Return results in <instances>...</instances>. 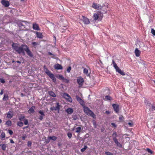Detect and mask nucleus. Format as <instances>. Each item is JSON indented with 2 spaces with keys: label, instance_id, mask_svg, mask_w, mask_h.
<instances>
[{
  "label": "nucleus",
  "instance_id": "f257e3e1",
  "mask_svg": "<svg viewBox=\"0 0 155 155\" xmlns=\"http://www.w3.org/2000/svg\"><path fill=\"white\" fill-rule=\"evenodd\" d=\"M13 48L18 54H22L23 55L25 54L24 51H25L27 54L30 57H32L33 55L29 49V47L26 45H22L21 46H19L17 44L13 43L12 45Z\"/></svg>",
  "mask_w": 155,
  "mask_h": 155
},
{
  "label": "nucleus",
  "instance_id": "f03ea898",
  "mask_svg": "<svg viewBox=\"0 0 155 155\" xmlns=\"http://www.w3.org/2000/svg\"><path fill=\"white\" fill-rule=\"evenodd\" d=\"M103 17V15L101 12L98 11L97 13H94L93 15L94 20L101 21Z\"/></svg>",
  "mask_w": 155,
  "mask_h": 155
},
{
  "label": "nucleus",
  "instance_id": "7ed1b4c3",
  "mask_svg": "<svg viewBox=\"0 0 155 155\" xmlns=\"http://www.w3.org/2000/svg\"><path fill=\"white\" fill-rule=\"evenodd\" d=\"M44 68L45 69V73L49 76V77L52 79L53 81L55 82L56 81V79L55 78L54 75L51 73L48 68H46L45 66H44Z\"/></svg>",
  "mask_w": 155,
  "mask_h": 155
},
{
  "label": "nucleus",
  "instance_id": "20e7f679",
  "mask_svg": "<svg viewBox=\"0 0 155 155\" xmlns=\"http://www.w3.org/2000/svg\"><path fill=\"white\" fill-rule=\"evenodd\" d=\"M84 110V113L87 115H89L94 118L95 115L94 113L90 110L89 108L87 107L84 106L83 107Z\"/></svg>",
  "mask_w": 155,
  "mask_h": 155
},
{
  "label": "nucleus",
  "instance_id": "39448f33",
  "mask_svg": "<svg viewBox=\"0 0 155 155\" xmlns=\"http://www.w3.org/2000/svg\"><path fill=\"white\" fill-rule=\"evenodd\" d=\"M112 64H113V66L115 69L116 72H118L121 75H125V73L123 71H121L119 68L114 60H112Z\"/></svg>",
  "mask_w": 155,
  "mask_h": 155
},
{
  "label": "nucleus",
  "instance_id": "423d86ee",
  "mask_svg": "<svg viewBox=\"0 0 155 155\" xmlns=\"http://www.w3.org/2000/svg\"><path fill=\"white\" fill-rule=\"evenodd\" d=\"M28 22L25 21L19 22L18 23V25L20 29L21 30L25 29L26 25H27Z\"/></svg>",
  "mask_w": 155,
  "mask_h": 155
},
{
  "label": "nucleus",
  "instance_id": "0eeeda50",
  "mask_svg": "<svg viewBox=\"0 0 155 155\" xmlns=\"http://www.w3.org/2000/svg\"><path fill=\"white\" fill-rule=\"evenodd\" d=\"M61 95L66 99V101L70 103L72 102V99L68 94L66 93H64L62 94Z\"/></svg>",
  "mask_w": 155,
  "mask_h": 155
},
{
  "label": "nucleus",
  "instance_id": "6e6552de",
  "mask_svg": "<svg viewBox=\"0 0 155 155\" xmlns=\"http://www.w3.org/2000/svg\"><path fill=\"white\" fill-rule=\"evenodd\" d=\"M77 82L79 84V87H81L82 86L83 84L84 80L81 77H79L77 79Z\"/></svg>",
  "mask_w": 155,
  "mask_h": 155
},
{
  "label": "nucleus",
  "instance_id": "1a4fd4ad",
  "mask_svg": "<svg viewBox=\"0 0 155 155\" xmlns=\"http://www.w3.org/2000/svg\"><path fill=\"white\" fill-rule=\"evenodd\" d=\"M92 7L95 9H101L102 8L103 6L101 5L97 4L95 3H93L92 5Z\"/></svg>",
  "mask_w": 155,
  "mask_h": 155
},
{
  "label": "nucleus",
  "instance_id": "9d476101",
  "mask_svg": "<svg viewBox=\"0 0 155 155\" xmlns=\"http://www.w3.org/2000/svg\"><path fill=\"white\" fill-rule=\"evenodd\" d=\"M1 3L3 6L6 7H8L10 5L9 2L5 0H2Z\"/></svg>",
  "mask_w": 155,
  "mask_h": 155
},
{
  "label": "nucleus",
  "instance_id": "9b49d317",
  "mask_svg": "<svg viewBox=\"0 0 155 155\" xmlns=\"http://www.w3.org/2000/svg\"><path fill=\"white\" fill-rule=\"evenodd\" d=\"M76 97L77 101L82 106H84V101L79 96H76Z\"/></svg>",
  "mask_w": 155,
  "mask_h": 155
},
{
  "label": "nucleus",
  "instance_id": "f8f14e48",
  "mask_svg": "<svg viewBox=\"0 0 155 155\" xmlns=\"http://www.w3.org/2000/svg\"><path fill=\"white\" fill-rule=\"evenodd\" d=\"M82 17L83 18V21L84 24L88 25L90 23L89 20L88 18L84 16H82Z\"/></svg>",
  "mask_w": 155,
  "mask_h": 155
},
{
  "label": "nucleus",
  "instance_id": "ddd939ff",
  "mask_svg": "<svg viewBox=\"0 0 155 155\" xmlns=\"http://www.w3.org/2000/svg\"><path fill=\"white\" fill-rule=\"evenodd\" d=\"M112 107L115 112L117 113L119 111V106L116 104H112Z\"/></svg>",
  "mask_w": 155,
  "mask_h": 155
},
{
  "label": "nucleus",
  "instance_id": "4468645a",
  "mask_svg": "<svg viewBox=\"0 0 155 155\" xmlns=\"http://www.w3.org/2000/svg\"><path fill=\"white\" fill-rule=\"evenodd\" d=\"M113 139L117 145L119 147H122L121 144L118 142L117 137H114L113 138Z\"/></svg>",
  "mask_w": 155,
  "mask_h": 155
},
{
  "label": "nucleus",
  "instance_id": "2eb2a0df",
  "mask_svg": "<svg viewBox=\"0 0 155 155\" xmlns=\"http://www.w3.org/2000/svg\"><path fill=\"white\" fill-rule=\"evenodd\" d=\"M35 106H32L28 110V112L30 114H33L35 112Z\"/></svg>",
  "mask_w": 155,
  "mask_h": 155
},
{
  "label": "nucleus",
  "instance_id": "dca6fc26",
  "mask_svg": "<svg viewBox=\"0 0 155 155\" xmlns=\"http://www.w3.org/2000/svg\"><path fill=\"white\" fill-rule=\"evenodd\" d=\"M38 113L39 114H41V115L39 117V119L40 120H42L43 119V117L45 116L44 112H43L42 111L40 110L38 111Z\"/></svg>",
  "mask_w": 155,
  "mask_h": 155
},
{
  "label": "nucleus",
  "instance_id": "f3484780",
  "mask_svg": "<svg viewBox=\"0 0 155 155\" xmlns=\"http://www.w3.org/2000/svg\"><path fill=\"white\" fill-rule=\"evenodd\" d=\"M13 116L12 112L11 111H9L7 114L6 117L8 118H11Z\"/></svg>",
  "mask_w": 155,
  "mask_h": 155
},
{
  "label": "nucleus",
  "instance_id": "a211bd4d",
  "mask_svg": "<svg viewBox=\"0 0 155 155\" xmlns=\"http://www.w3.org/2000/svg\"><path fill=\"white\" fill-rule=\"evenodd\" d=\"M33 28L36 30H40V28L39 27L38 25L36 24H33Z\"/></svg>",
  "mask_w": 155,
  "mask_h": 155
},
{
  "label": "nucleus",
  "instance_id": "6ab92c4d",
  "mask_svg": "<svg viewBox=\"0 0 155 155\" xmlns=\"http://www.w3.org/2000/svg\"><path fill=\"white\" fill-rule=\"evenodd\" d=\"M55 69L57 70L61 69L63 68L62 66L59 64H57L54 66Z\"/></svg>",
  "mask_w": 155,
  "mask_h": 155
},
{
  "label": "nucleus",
  "instance_id": "aec40b11",
  "mask_svg": "<svg viewBox=\"0 0 155 155\" xmlns=\"http://www.w3.org/2000/svg\"><path fill=\"white\" fill-rule=\"evenodd\" d=\"M135 55L137 57H139L140 54V51L139 50L138 48H136L135 50L134 51Z\"/></svg>",
  "mask_w": 155,
  "mask_h": 155
},
{
  "label": "nucleus",
  "instance_id": "412c9836",
  "mask_svg": "<svg viewBox=\"0 0 155 155\" xmlns=\"http://www.w3.org/2000/svg\"><path fill=\"white\" fill-rule=\"evenodd\" d=\"M66 111L68 114H71L73 112L74 110L72 108H69L66 109Z\"/></svg>",
  "mask_w": 155,
  "mask_h": 155
},
{
  "label": "nucleus",
  "instance_id": "4be33fe9",
  "mask_svg": "<svg viewBox=\"0 0 155 155\" xmlns=\"http://www.w3.org/2000/svg\"><path fill=\"white\" fill-rule=\"evenodd\" d=\"M35 33L38 38H43V35L42 33L37 31H36Z\"/></svg>",
  "mask_w": 155,
  "mask_h": 155
},
{
  "label": "nucleus",
  "instance_id": "5701e85b",
  "mask_svg": "<svg viewBox=\"0 0 155 155\" xmlns=\"http://www.w3.org/2000/svg\"><path fill=\"white\" fill-rule=\"evenodd\" d=\"M83 73L87 76H90V74L88 73V69L86 68H84L83 70Z\"/></svg>",
  "mask_w": 155,
  "mask_h": 155
},
{
  "label": "nucleus",
  "instance_id": "b1692460",
  "mask_svg": "<svg viewBox=\"0 0 155 155\" xmlns=\"http://www.w3.org/2000/svg\"><path fill=\"white\" fill-rule=\"evenodd\" d=\"M48 93L52 97H55L56 96V95L52 91H48Z\"/></svg>",
  "mask_w": 155,
  "mask_h": 155
},
{
  "label": "nucleus",
  "instance_id": "393cba45",
  "mask_svg": "<svg viewBox=\"0 0 155 155\" xmlns=\"http://www.w3.org/2000/svg\"><path fill=\"white\" fill-rule=\"evenodd\" d=\"M5 137V133L4 132H2L0 135V138L2 140H4V139Z\"/></svg>",
  "mask_w": 155,
  "mask_h": 155
},
{
  "label": "nucleus",
  "instance_id": "a878e982",
  "mask_svg": "<svg viewBox=\"0 0 155 155\" xmlns=\"http://www.w3.org/2000/svg\"><path fill=\"white\" fill-rule=\"evenodd\" d=\"M56 106L55 107V110H58V111H59L61 105L59 104L58 103H56Z\"/></svg>",
  "mask_w": 155,
  "mask_h": 155
},
{
  "label": "nucleus",
  "instance_id": "bb28decb",
  "mask_svg": "<svg viewBox=\"0 0 155 155\" xmlns=\"http://www.w3.org/2000/svg\"><path fill=\"white\" fill-rule=\"evenodd\" d=\"M0 147H1L2 149L3 150H5L6 147V145L5 144H1L0 145Z\"/></svg>",
  "mask_w": 155,
  "mask_h": 155
},
{
  "label": "nucleus",
  "instance_id": "cd10ccee",
  "mask_svg": "<svg viewBox=\"0 0 155 155\" xmlns=\"http://www.w3.org/2000/svg\"><path fill=\"white\" fill-rule=\"evenodd\" d=\"M76 130L75 132L78 133H80L81 131V127H76Z\"/></svg>",
  "mask_w": 155,
  "mask_h": 155
},
{
  "label": "nucleus",
  "instance_id": "c85d7f7f",
  "mask_svg": "<svg viewBox=\"0 0 155 155\" xmlns=\"http://www.w3.org/2000/svg\"><path fill=\"white\" fill-rule=\"evenodd\" d=\"M5 124L8 126H11L12 124V121L11 120H8L6 122Z\"/></svg>",
  "mask_w": 155,
  "mask_h": 155
},
{
  "label": "nucleus",
  "instance_id": "c756f323",
  "mask_svg": "<svg viewBox=\"0 0 155 155\" xmlns=\"http://www.w3.org/2000/svg\"><path fill=\"white\" fill-rule=\"evenodd\" d=\"M25 119V116L22 114H21L19 118V120L20 121H23Z\"/></svg>",
  "mask_w": 155,
  "mask_h": 155
},
{
  "label": "nucleus",
  "instance_id": "7c9ffc66",
  "mask_svg": "<svg viewBox=\"0 0 155 155\" xmlns=\"http://www.w3.org/2000/svg\"><path fill=\"white\" fill-rule=\"evenodd\" d=\"M144 102L147 106H148L150 107V106L151 104L150 102H149V101H148L147 100H145L144 101Z\"/></svg>",
  "mask_w": 155,
  "mask_h": 155
},
{
  "label": "nucleus",
  "instance_id": "2f4dec72",
  "mask_svg": "<svg viewBox=\"0 0 155 155\" xmlns=\"http://www.w3.org/2000/svg\"><path fill=\"white\" fill-rule=\"evenodd\" d=\"M49 138L51 140H56L57 139V137L55 136H52L50 137H49Z\"/></svg>",
  "mask_w": 155,
  "mask_h": 155
},
{
  "label": "nucleus",
  "instance_id": "473e14b6",
  "mask_svg": "<svg viewBox=\"0 0 155 155\" xmlns=\"http://www.w3.org/2000/svg\"><path fill=\"white\" fill-rule=\"evenodd\" d=\"M105 99L107 100L111 101L112 100V97L109 96L107 95L105 96Z\"/></svg>",
  "mask_w": 155,
  "mask_h": 155
},
{
  "label": "nucleus",
  "instance_id": "72a5a7b5",
  "mask_svg": "<svg viewBox=\"0 0 155 155\" xmlns=\"http://www.w3.org/2000/svg\"><path fill=\"white\" fill-rule=\"evenodd\" d=\"M17 124L18 126L21 127L23 126V123L21 121H18L17 122Z\"/></svg>",
  "mask_w": 155,
  "mask_h": 155
},
{
  "label": "nucleus",
  "instance_id": "f704fd0d",
  "mask_svg": "<svg viewBox=\"0 0 155 155\" xmlns=\"http://www.w3.org/2000/svg\"><path fill=\"white\" fill-rule=\"evenodd\" d=\"M87 146H84V147L81 149V152H83L85 150L87 149Z\"/></svg>",
  "mask_w": 155,
  "mask_h": 155
},
{
  "label": "nucleus",
  "instance_id": "c9c22d12",
  "mask_svg": "<svg viewBox=\"0 0 155 155\" xmlns=\"http://www.w3.org/2000/svg\"><path fill=\"white\" fill-rule=\"evenodd\" d=\"M8 100V95L4 94V97L3 98V101H7Z\"/></svg>",
  "mask_w": 155,
  "mask_h": 155
},
{
  "label": "nucleus",
  "instance_id": "e433bc0d",
  "mask_svg": "<svg viewBox=\"0 0 155 155\" xmlns=\"http://www.w3.org/2000/svg\"><path fill=\"white\" fill-rule=\"evenodd\" d=\"M117 137V134L116 132H114L112 134L113 138L114 137Z\"/></svg>",
  "mask_w": 155,
  "mask_h": 155
},
{
  "label": "nucleus",
  "instance_id": "4c0bfd02",
  "mask_svg": "<svg viewBox=\"0 0 155 155\" xmlns=\"http://www.w3.org/2000/svg\"><path fill=\"white\" fill-rule=\"evenodd\" d=\"M146 150L148 153H150L151 154H152L153 153V152L149 148H147Z\"/></svg>",
  "mask_w": 155,
  "mask_h": 155
},
{
  "label": "nucleus",
  "instance_id": "58836bf2",
  "mask_svg": "<svg viewBox=\"0 0 155 155\" xmlns=\"http://www.w3.org/2000/svg\"><path fill=\"white\" fill-rule=\"evenodd\" d=\"M151 110L152 111H153L154 110H155V104H152L151 105Z\"/></svg>",
  "mask_w": 155,
  "mask_h": 155
},
{
  "label": "nucleus",
  "instance_id": "ea45409f",
  "mask_svg": "<svg viewBox=\"0 0 155 155\" xmlns=\"http://www.w3.org/2000/svg\"><path fill=\"white\" fill-rule=\"evenodd\" d=\"M64 78L61 75H59V79L60 80H63L64 79Z\"/></svg>",
  "mask_w": 155,
  "mask_h": 155
},
{
  "label": "nucleus",
  "instance_id": "a19ab883",
  "mask_svg": "<svg viewBox=\"0 0 155 155\" xmlns=\"http://www.w3.org/2000/svg\"><path fill=\"white\" fill-rule=\"evenodd\" d=\"M0 81L1 83L4 84L5 83V80L2 78H0Z\"/></svg>",
  "mask_w": 155,
  "mask_h": 155
},
{
  "label": "nucleus",
  "instance_id": "79ce46f5",
  "mask_svg": "<svg viewBox=\"0 0 155 155\" xmlns=\"http://www.w3.org/2000/svg\"><path fill=\"white\" fill-rule=\"evenodd\" d=\"M24 120V124L25 125H26L28 124V121L27 119H25Z\"/></svg>",
  "mask_w": 155,
  "mask_h": 155
},
{
  "label": "nucleus",
  "instance_id": "37998d69",
  "mask_svg": "<svg viewBox=\"0 0 155 155\" xmlns=\"http://www.w3.org/2000/svg\"><path fill=\"white\" fill-rule=\"evenodd\" d=\"M151 32L152 34L154 35L155 36V30L152 28L151 30Z\"/></svg>",
  "mask_w": 155,
  "mask_h": 155
},
{
  "label": "nucleus",
  "instance_id": "c03bdc74",
  "mask_svg": "<svg viewBox=\"0 0 155 155\" xmlns=\"http://www.w3.org/2000/svg\"><path fill=\"white\" fill-rule=\"evenodd\" d=\"M32 143L30 141H28L27 143V145L28 147H31V145Z\"/></svg>",
  "mask_w": 155,
  "mask_h": 155
},
{
  "label": "nucleus",
  "instance_id": "a18cd8bd",
  "mask_svg": "<svg viewBox=\"0 0 155 155\" xmlns=\"http://www.w3.org/2000/svg\"><path fill=\"white\" fill-rule=\"evenodd\" d=\"M105 154L106 155H113L112 153L109 152H105Z\"/></svg>",
  "mask_w": 155,
  "mask_h": 155
},
{
  "label": "nucleus",
  "instance_id": "49530a36",
  "mask_svg": "<svg viewBox=\"0 0 155 155\" xmlns=\"http://www.w3.org/2000/svg\"><path fill=\"white\" fill-rule=\"evenodd\" d=\"M71 69V67L70 66L67 69V71L68 73H69L70 72Z\"/></svg>",
  "mask_w": 155,
  "mask_h": 155
},
{
  "label": "nucleus",
  "instance_id": "de8ad7c7",
  "mask_svg": "<svg viewBox=\"0 0 155 155\" xmlns=\"http://www.w3.org/2000/svg\"><path fill=\"white\" fill-rule=\"evenodd\" d=\"M69 138L70 139L72 137V134L70 133H68L67 134Z\"/></svg>",
  "mask_w": 155,
  "mask_h": 155
},
{
  "label": "nucleus",
  "instance_id": "09e8293b",
  "mask_svg": "<svg viewBox=\"0 0 155 155\" xmlns=\"http://www.w3.org/2000/svg\"><path fill=\"white\" fill-rule=\"evenodd\" d=\"M8 132L11 135H12L13 134L12 131L11 130H8Z\"/></svg>",
  "mask_w": 155,
  "mask_h": 155
},
{
  "label": "nucleus",
  "instance_id": "8fccbe9b",
  "mask_svg": "<svg viewBox=\"0 0 155 155\" xmlns=\"http://www.w3.org/2000/svg\"><path fill=\"white\" fill-rule=\"evenodd\" d=\"M32 44L34 46L37 45H38V43L36 42H33Z\"/></svg>",
  "mask_w": 155,
  "mask_h": 155
},
{
  "label": "nucleus",
  "instance_id": "3c124183",
  "mask_svg": "<svg viewBox=\"0 0 155 155\" xmlns=\"http://www.w3.org/2000/svg\"><path fill=\"white\" fill-rule=\"evenodd\" d=\"M63 81L66 83H68L69 81L68 79L65 78H64V79Z\"/></svg>",
  "mask_w": 155,
  "mask_h": 155
},
{
  "label": "nucleus",
  "instance_id": "603ef678",
  "mask_svg": "<svg viewBox=\"0 0 155 155\" xmlns=\"http://www.w3.org/2000/svg\"><path fill=\"white\" fill-rule=\"evenodd\" d=\"M111 125L114 127H116L117 126V125L115 124L114 123H111Z\"/></svg>",
  "mask_w": 155,
  "mask_h": 155
},
{
  "label": "nucleus",
  "instance_id": "864d4df0",
  "mask_svg": "<svg viewBox=\"0 0 155 155\" xmlns=\"http://www.w3.org/2000/svg\"><path fill=\"white\" fill-rule=\"evenodd\" d=\"M50 109L51 110H52V111H53L54 110H55V107H51L50 108Z\"/></svg>",
  "mask_w": 155,
  "mask_h": 155
},
{
  "label": "nucleus",
  "instance_id": "5fc2aeb1",
  "mask_svg": "<svg viewBox=\"0 0 155 155\" xmlns=\"http://www.w3.org/2000/svg\"><path fill=\"white\" fill-rule=\"evenodd\" d=\"M128 124L130 127H132L133 126V124L131 123H130V122H129L128 123Z\"/></svg>",
  "mask_w": 155,
  "mask_h": 155
},
{
  "label": "nucleus",
  "instance_id": "6e6d98bb",
  "mask_svg": "<svg viewBox=\"0 0 155 155\" xmlns=\"http://www.w3.org/2000/svg\"><path fill=\"white\" fill-rule=\"evenodd\" d=\"M124 119V117L122 116H121L119 117V119L120 120H122Z\"/></svg>",
  "mask_w": 155,
  "mask_h": 155
},
{
  "label": "nucleus",
  "instance_id": "4d7b16f0",
  "mask_svg": "<svg viewBox=\"0 0 155 155\" xmlns=\"http://www.w3.org/2000/svg\"><path fill=\"white\" fill-rule=\"evenodd\" d=\"M9 140H10V142L11 143H14V142L12 139H10Z\"/></svg>",
  "mask_w": 155,
  "mask_h": 155
},
{
  "label": "nucleus",
  "instance_id": "13d9d810",
  "mask_svg": "<svg viewBox=\"0 0 155 155\" xmlns=\"http://www.w3.org/2000/svg\"><path fill=\"white\" fill-rule=\"evenodd\" d=\"M3 93V89H2L0 93V94L1 95H2Z\"/></svg>",
  "mask_w": 155,
  "mask_h": 155
},
{
  "label": "nucleus",
  "instance_id": "bf43d9fd",
  "mask_svg": "<svg viewBox=\"0 0 155 155\" xmlns=\"http://www.w3.org/2000/svg\"><path fill=\"white\" fill-rule=\"evenodd\" d=\"M26 137L25 136H23L22 137V139L23 140H25Z\"/></svg>",
  "mask_w": 155,
  "mask_h": 155
},
{
  "label": "nucleus",
  "instance_id": "052dcab7",
  "mask_svg": "<svg viewBox=\"0 0 155 155\" xmlns=\"http://www.w3.org/2000/svg\"><path fill=\"white\" fill-rule=\"evenodd\" d=\"M106 113L107 114H110V112L109 111H106Z\"/></svg>",
  "mask_w": 155,
  "mask_h": 155
},
{
  "label": "nucleus",
  "instance_id": "680f3d73",
  "mask_svg": "<svg viewBox=\"0 0 155 155\" xmlns=\"http://www.w3.org/2000/svg\"><path fill=\"white\" fill-rule=\"evenodd\" d=\"M21 97H23L25 96V95L23 93H21Z\"/></svg>",
  "mask_w": 155,
  "mask_h": 155
},
{
  "label": "nucleus",
  "instance_id": "e2e57ef3",
  "mask_svg": "<svg viewBox=\"0 0 155 155\" xmlns=\"http://www.w3.org/2000/svg\"><path fill=\"white\" fill-rule=\"evenodd\" d=\"M48 54L50 55H53L52 54V53H51V52H48Z\"/></svg>",
  "mask_w": 155,
  "mask_h": 155
},
{
  "label": "nucleus",
  "instance_id": "0e129e2a",
  "mask_svg": "<svg viewBox=\"0 0 155 155\" xmlns=\"http://www.w3.org/2000/svg\"><path fill=\"white\" fill-rule=\"evenodd\" d=\"M28 126H27L26 127H24L23 128V129H25V128H28Z\"/></svg>",
  "mask_w": 155,
  "mask_h": 155
},
{
  "label": "nucleus",
  "instance_id": "69168bd1",
  "mask_svg": "<svg viewBox=\"0 0 155 155\" xmlns=\"http://www.w3.org/2000/svg\"><path fill=\"white\" fill-rule=\"evenodd\" d=\"M77 117H74L73 118V119L74 120H77Z\"/></svg>",
  "mask_w": 155,
  "mask_h": 155
},
{
  "label": "nucleus",
  "instance_id": "338daca9",
  "mask_svg": "<svg viewBox=\"0 0 155 155\" xmlns=\"http://www.w3.org/2000/svg\"><path fill=\"white\" fill-rule=\"evenodd\" d=\"M2 122V120L1 119H0V124H1Z\"/></svg>",
  "mask_w": 155,
  "mask_h": 155
},
{
  "label": "nucleus",
  "instance_id": "774afa93",
  "mask_svg": "<svg viewBox=\"0 0 155 155\" xmlns=\"http://www.w3.org/2000/svg\"><path fill=\"white\" fill-rule=\"evenodd\" d=\"M17 62L18 63H20V62L19 61H17Z\"/></svg>",
  "mask_w": 155,
  "mask_h": 155
}]
</instances>
